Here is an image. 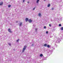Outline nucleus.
I'll return each mask as SVG.
<instances>
[{"mask_svg": "<svg viewBox=\"0 0 63 63\" xmlns=\"http://www.w3.org/2000/svg\"><path fill=\"white\" fill-rule=\"evenodd\" d=\"M61 38H58L57 41L56 42V43H59V42H60V41H61V40L62 39V37H63V35H62L61 36Z\"/></svg>", "mask_w": 63, "mask_h": 63, "instance_id": "nucleus-1", "label": "nucleus"}, {"mask_svg": "<svg viewBox=\"0 0 63 63\" xmlns=\"http://www.w3.org/2000/svg\"><path fill=\"white\" fill-rule=\"evenodd\" d=\"M26 46H24V48L23 49V50H22V51L23 52H24V51H25V49H26Z\"/></svg>", "mask_w": 63, "mask_h": 63, "instance_id": "nucleus-2", "label": "nucleus"}, {"mask_svg": "<svg viewBox=\"0 0 63 63\" xmlns=\"http://www.w3.org/2000/svg\"><path fill=\"white\" fill-rule=\"evenodd\" d=\"M8 31L9 32H10V33H12V31H11V29H8Z\"/></svg>", "mask_w": 63, "mask_h": 63, "instance_id": "nucleus-3", "label": "nucleus"}, {"mask_svg": "<svg viewBox=\"0 0 63 63\" xmlns=\"http://www.w3.org/2000/svg\"><path fill=\"white\" fill-rule=\"evenodd\" d=\"M38 16H40V17H41V16H42V15H41V14L40 13H39L38 14Z\"/></svg>", "mask_w": 63, "mask_h": 63, "instance_id": "nucleus-4", "label": "nucleus"}, {"mask_svg": "<svg viewBox=\"0 0 63 63\" xmlns=\"http://www.w3.org/2000/svg\"><path fill=\"white\" fill-rule=\"evenodd\" d=\"M28 20V18H26V21L27 22Z\"/></svg>", "mask_w": 63, "mask_h": 63, "instance_id": "nucleus-5", "label": "nucleus"}, {"mask_svg": "<svg viewBox=\"0 0 63 63\" xmlns=\"http://www.w3.org/2000/svg\"><path fill=\"white\" fill-rule=\"evenodd\" d=\"M47 46V44H44V46L46 47Z\"/></svg>", "mask_w": 63, "mask_h": 63, "instance_id": "nucleus-6", "label": "nucleus"}, {"mask_svg": "<svg viewBox=\"0 0 63 63\" xmlns=\"http://www.w3.org/2000/svg\"><path fill=\"white\" fill-rule=\"evenodd\" d=\"M29 22H32V20L31 19H29Z\"/></svg>", "mask_w": 63, "mask_h": 63, "instance_id": "nucleus-7", "label": "nucleus"}, {"mask_svg": "<svg viewBox=\"0 0 63 63\" xmlns=\"http://www.w3.org/2000/svg\"><path fill=\"white\" fill-rule=\"evenodd\" d=\"M2 4H3V2H2L0 3V5H2Z\"/></svg>", "mask_w": 63, "mask_h": 63, "instance_id": "nucleus-8", "label": "nucleus"}, {"mask_svg": "<svg viewBox=\"0 0 63 63\" xmlns=\"http://www.w3.org/2000/svg\"><path fill=\"white\" fill-rule=\"evenodd\" d=\"M50 4H48L47 5L48 7H50Z\"/></svg>", "mask_w": 63, "mask_h": 63, "instance_id": "nucleus-9", "label": "nucleus"}, {"mask_svg": "<svg viewBox=\"0 0 63 63\" xmlns=\"http://www.w3.org/2000/svg\"><path fill=\"white\" fill-rule=\"evenodd\" d=\"M22 23H20V25H19V26H21V25H22Z\"/></svg>", "mask_w": 63, "mask_h": 63, "instance_id": "nucleus-10", "label": "nucleus"}, {"mask_svg": "<svg viewBox=\"0 0 63 63\" xmlns=\"http://www.w3.org/2000/svg\"><path fill=\"white\" fill-rule=\"evenodd\" d=\"M47 47L49 48L50 47V46L49 45H47Z\"/></svg>", "mask_w": 63, "mask_h": 63, "instance_id": "nucleus-11", "label": "nucleus"}, {"mask_svg": "<svg viewBox=\"0 0 63 63\" xmlns=\"http://www.w3.org/2000/svg\"><path fill=\"white\" fill-rule=\"evenodd\" d=\"M40 1V0H37L36 1V3H39V1Z\"/></svg>", "mask_w": 63, "mask_h": 63, "instance_id": "nucleus-12", "label": "nucleus"}, {"mask_svg": "<svg viewBox=\"0 0 63 63\" xmlns=\"http://www.w3.org/2000/svg\"><path fill=\"white\" fill-rule=\"evenodd\" d=\"M35 25L33 24V29H34V27H35Z\"/></svg>", "mask_w": 63, "mask_h": 63, "instance_id": "nucleus-13", "label": "nucleus"}, {"mask_svg": "<svg viewBox=\"0 0 63 63\" xmlns=\"http://www.w3.org/2000/svg\"><path fill=\"white\" fill-rule=\"evenodd\" d=\"M61 30H63V27H62L61 28Z\"/></svg>", "mask_w": 63, "mask_h": 63, "instance_id": "nucleus-14", "label": "nucleus"}, {"mask_svg": "<svg viewBox=\"0 0 63 63\" xmlns=\"http://www.w3.org/2000/svg\"><path fill=\"white\" fill-rule=\"evenodd\" d=\"M40 57H42V56H43V54H40Z\"/></svg>", "mask_w": 63, "mask_h": 63, "instance_id": "nucleus-15", "label": "nucleus"}, {"mask_svg": "<svg viewBox=\"0 0 63 63\" xmlns=\"http://www.w3.org/2000/svg\"><path fill=\"white\" fill-rule=\"evenodd\" d=\"M44 29H46V28H47V27H46V26H44Z\"/></svg>", "mask_w": 63, "mask_h": 63, "instance_id": "nucleus-16", "label": "nucleus"}, {"mask_svg": "<svg viewBox=\"0 0 63 63\" xmlns=\"http://www.w3.org/2000/svg\"><path fill=\"white\" fill-rule=\"evenodd\" d=\"M19 39H17V40L16 42H19Z\"/></svg>", "mask_w": 63, "mask_h": 63, "instance_id": "nucleus-17", "label": "nucleus"}, {"mask_svg": "<svg viewBox=\"0 0 63 63\" xmlns=\"http://www.w3.org/2000/svg\"><path fill=\"white\" fill-rule=\"evenodd\" d=\"M50 52H53V50H50Z\"/></svg>", "mask_w": 63, "mask_h": 63, "instance_id": "nucleus-18", "label": "nucleus"}, {"mask_svg": "<svg viewBox=\"0 0 63 63\" xmlns=\"http://www.w3.org/2000/svg\"><path fill=\"white\" fill-rule=\"evenodd\" d=\"M11 6V5H8V7H9V8H10V7Z\"/></svg>", "mask_w": 63, "mask_h": 63, "instance_id": "nucleus-19", "label": "nucleus"}, {"mask_svg": "<svg viewBox=\"0 0 63 63\" xmlns=\"http://www.w3.org/2000/svg\"><path fill=\"white\" fill-rule=\"evenodd\" d=\"M49 26H50V27H51V24H49Z\"/></svg>", "mask_w": 63, "mask_h": 63, "instance_id": "nucleus-20", "label": "nucleus"}, {"mask_svg": "<svg viewBox=\"0 0 63 63\" xmlns=\"http://www.w3.org/2000/svg\"><path fill=\"white\" fill-rule=\"evenodd\" d=\"M8 45H9V46H11V43H9Z\"/></svg>", "mask_w": 63, "mask_h": 63, "instance_id": "nucleus-21", "label": "nucleus"}, {"mask_svg": "<svg viewBox=\"0 0 63 63\" xmlns=\"http://www.w3.org/2000/svg\"><path fill=\"white\" fill-rule=\"evenodd\" d=\"M59 26H61V24H59Z\"/></svg>", "mask_w": 63, "mask_h": 63, "instance_id": "nucleus-22", "label": "nucleus"}, {"mask_svg": "<svg viewBox=\"0 0 63 63\" xmlns=\"http://www.w3.org/2000/svg\"><path fill=\"white\" fill-rule=\"evenodd\" d=\"M25 0H23V3H24V2L25 1Z\"/></svg>", "mask_w": 63, "mask_h": 63, "instance_id": "nucleus-23", "label": "nucleus"}, {"mask_svg": "<svg viewBox=\"0 0 63 63\" xmlns=\"http://www.w3.org/2000/svg\"><path fill=\"white\" fill-rule=\"evenodd\" d=\"M51 10H54V8H52L51 9Z\"/></svg>", "mask_w": 63, "mask_h": 63, "instance_id": "nucleus-24", "label": "nucleus"}, {"mask_svg": "<svg viewBox=\"0 0 63 63\" xmlns=\"http://www.w3.org/2000/svg\"><path fill=\"white\" fill-rule=\"evenodd\" d=\"M35 9V8H33V11H34Z\"/></svg>", "mask_w": 63, "mask_h": 63, "instance_id": "nucleus-25", "label": "nucleus"}, {"mask_svg": "<svg viewBox=\"0 0 63 63\" xmlns=\"http://www.w3.org/2000/svg\"><path fill=\"white\" fill-rule=\"evenodd\" d=\"M37 29H37V28L36 29H35V30L36 31H37Z\"/></svg>", "mask_w": 63, "mask_h": 63, "instance_id": "nucleus-26", "label": "nucleus"}, {"mask_svg": "<svg viewBox=\"0 0 63 63\" xmlns=\"http://www.w3.org/2000/svg\"><path fill=\"white\" fill-rule=\"evenodd\" d=\"M27 3L28 4H29V3H30V2L29 1H28Z\"/></svg>", "mask_w": 63, "mask_h": 63, "instance_id": "nucleus-27", "label": "nucleus"}, {"mask_svg": "<svg viewBox=\"0 0 63 63\" xmlns=\"http://www.w3.org/2000/svg\"><path fill=\"white\" fill-rule=\"evenodd\" d=\"M46 34H48V31H47L46 32Z\"/></svg>", "mask_w": 63, "mask_h": 63, "instance_id": "nucleus-28", "label": "nucleus"}, {"mask_svg": "<svg viewBox=\"0 0 63 63\" xmlns=\"http://www.w3.org/2000/svg\"><path fill=\"white\" fill-rule=\"evenodd\" d=\"M32 47H33V44H32Z\"/></svg>", "mask_w": 63, "mask_h": 63, "instance_id": "nucleus-29", "label": "nucleus"}, {"mask_svg": "<svg viewBox=\"0 0 63 63\" xmlns=\"http://www.w3.org/2000/svg\"><path fill=\"white\" fill-rule=\"evenodd\" d=\"M16 23H17V22H18L17 21H16Z\"/></svg>", "mask_w": 63, "mask_h": 63, "instance_id": "nucleus-30", "label": "nucleus"}, {"mask_svg": "<svg viewBox=\"0 0 63 63\" xmlns=\"http://www.w3.org/2000/svg\"><path fill=\"white\" fill-rule=\"evenodd\" d=\"M52 37H51V36H50V38H52Z\"/></svg>", "mask_w": 63, "mask_h": 63, "instance_id": "nucleus-31", "label": "nucleus"}, {"mask_svg": "<svg viewBox=\"0 0 63 63\" xmlns=\"http://www.w3.org/2000/svg\"><path fill=\"white\" fill-rule=\"evenodd\" d=\"M46 1V0H44V1Z\"/></svg>", "mask_w": 63, "mask_h": 63, "instance_id": "nucleus-32", "label": "nucleus"}, {"mask_svg": "<svg viewBox=\"0 0 63 63\" xmlns=\"http://www.w3.org/2000/svg\"><path fill=\"white\" fill-rule=\"evenodd\" d=\"M34 8H35V7Z\"/></svg>", "mask_w": 63, "mask_h": 63, "instance_id": "nucleus-33", "label": "nucleus"}, {"mask_svg": "<svg viewBox=\"0 0 63 63\" xmlns=\"http://www.w3.org/2000/svg\"><path fill=\"white\" fill-rule=\"evenodd\" d=\"M55 46H56V45Z\"/></svg>", "mask_w": 63, "mask_h": 63, "instance_id": "nucleus-34", "label": "nucleus"}]
</instances>
